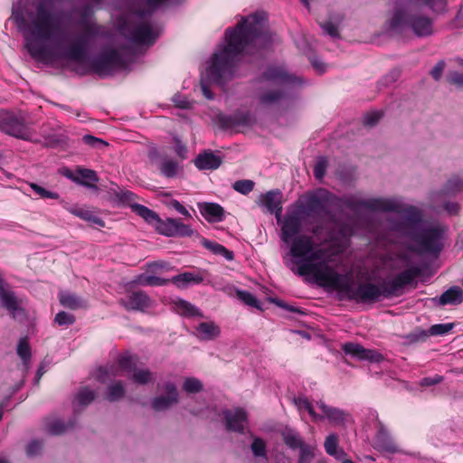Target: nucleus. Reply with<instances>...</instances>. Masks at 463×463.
Listing matches in <instances>:
<instances>
[{"label": "nucleus", "instance_id": "obj_20", "mask_svg": "<svg viewBox=\"0 0 463 463\" xmlns=\"http://www.w3.org/2000/svg\"><path fill=\"white\" fill-rule=\"evenodd\" d=\"M203 280V276L201 272H184L173 277L170 282L179 288H185L192 285H198L202 283Z\"/></svg>", "mask_w": 463, "mask_h": 463}, {"label": "nucleus", "instance_id": "obj_21", "mask_svg": "<svg viewBox=\"0 0 463 463\" xmlns=\"http://www.w3.org/2000/svg\"><path fill=\"white\" fill-rule=\"evenodd\" d=\"M335 197L327 190L320 188L308 195V205L312 208L325 207L335 202Z\"/></svg>", "mask_w": 463, "mask_h": 463}, {"label": "nucleus", "instance_id": "obj_64", "mask_svg": "<svg viewBox=\"0 0 463 463\" xmlns=\"http://www.w3.org/2000/svg\"><path fill=\"white\" fill-rule=\"evenodd\" d=\"M165 0H146L149 7L155 8L161 5Z\"/></svg>", "mask_w": 463, "mask_h": 463}, {"label": "nucleus", "instance_id": "obj_22", "mask_svg": "<svg viewBox=\"0 0 463 463\" xmlns=\"http://www.w3.org/2000/svg\"><path fill=\"white\" fill-rule=\"evenodd\" d=\"M220 156L213 152L200 154L194 160V165L200 170H214L221 165Z\"/></svg>", "mask_w": 463, "mask_h": 463}, {"label": "nucleus", "instance_id": "obj_40", "mask_svg": "<svg viewBox=\"0 0 463 463\" xmlns=\"http://www.w3.org/2000/svg\"><path fill=\"white\" fill-rule=\"evenodd\" d=\"M203 384L200 380L194 377H187L184 380L183 390L187 393H196L202 391Z\"/></svg>", "mask_w": 463, "mask_h": 463}, {"label": "nucleus", "instance_id": "obj_32", "mask_svg": "<svg viewBox=\"0 0 463 463\" xmlns=\"http://www.w3.org/2000/svg\"><path fill=\"white\" fill-rule=\"evenodd\" d=\"M132 211L142 217L146 222L156 226L159 220L158 215L152 210L141 204H132Z\"/></svg>", "mask_w": 463, "mask_h": 463}, {"label": "nucleus", "instance_id": "obj_51", "mask_svg": "<svg viewBox=\"0 0 463 463\" xmlns=\"http://www.w3.org/2000/svg\"><path fill=\"white\" fill-rule=\"evenodd\" d=\"M83 141L93 146V147H100V146H107L108 144L107 142H105L104 140L102 139H99L98 137H95L93 136H90V135H86L83 137Z\"/></svg>", "mask_w": 463, "mask_h": 463}, {"label": "nucleus", "instance_id": "obj_15", "mask_svg": "<svg viewBox=\"0 0 463 463\" xmlns=\"http://www.w3.org/2000/svg\"><path fill=\"white\" fill-rule=\"evenodd\" d=\"M129 37L136 43L151 45L158 37V32L155 31L149 24H142L130 33Z\"/></svg>", "mask_w": 463, "mask_h": 463}, {"label": "nucleus", "instance_id": "obj_10", "mask_svg": "<svg viewBox=\"0 0 463 463\" xmlns=\"http://www.w3.org/2000/svg\"><path fill=\"white\" fill-rule=\"evenodd\" d=\"M148 270L137 277L135 282L140 286H164L170 282V279L160 278L151 273H160L166 269L167 264L165 262H153L148 264Z\"/></svg>", "mask_w": 463, "mask_h": 463}, {"label": "nucleus", "instance_id": "obj_44", "mask_svg": "<svg viewBox=\"0 0 463 463\" xmlns=\"http://www.w3.org/2000/svg\"><path fill=\"white\" fill-rule=\"evenodd\" d=\"M453 324H437L430 327V334L431 335H442L449 333L453 328Z\"/></svg>", "mask_w": 463, "mask_h": 463}, {"label": "nucleus", "instance_id": "obj_24", "mask_svg": "<svg viewBox=\"0 0 463 463\" xmlns=\"http://www.w3.org/2000/svg\"><path fill=\"white\" fill-rule=\"evenodd\" d=\"M0 302L9 312L13 314L14 317H17L23 313V310L19 307L18 301L14 297V293L5 288L0 291Z\"/></svg>", "mask_w": 463, "mask_h": 463}, {"label": "nucleus", "instance_id": "obj_60", "mask_svg": "<svg viewBox=\"0 0 463 463\" xmlns=\"http://www.w3.org/2000/svg\"><path fill=\"white\" fill-rule=\"evenodd\" d=\"M173 100L175 103V105L181 109H186L190 105V102L185 98H183L181 96L174 97Z\"/></svg>", "mask_w": 463, "mask_h": 463}, {"label": "nucleus", "instance_id": "obj_27", "mask_svg": "<svg viewBox=\"0 0 463 463\" xmlns=\"http://www.w3.org/2000/svg\"><path fill=\"white\" fill-rule=\"evenodd\" d=\"M254 122L253 117L250 113L237 112L225 121L226 127L229 128H241L249 127Z\"/></svg>", "mask_w": 463, "mask_h": 463}, {"label": "nucleus", "instance_id": "obj_54", "mask_svg": "<svg viewBox=\"0 0 463 463\" xmlns=\"http://www.w3.org/2000/svg\"><path fill=\"white\" fill-rule=\"evenodd\" d=\"M326 162L324 159L319 160L314 168V175L317 179H321L326 173Z\"/></svg>", "mask_w": 463, "mask_h": 463}, {"label": "nucleus", "instance_id": "obj_52", "mask_svg": "<svg viewBox=\"0 0 463 463\" xmlns=\"http://www.w3.org/2000/svg\"><path fill=\"white\" fill-rule=\"evenodd\" d=\"M382 117V113L379 111H373L366 114L364 118V124L366 126H373L376 124Z\"/></svg>", "mask_w": 463, "mask_h": 463}, {"label": "nucleus", "instance_id": "obj_13", "mask_svg": "<svg viewBox=\"0 0 463 463\" xmlns=\"http://www.w3.org/2000/svg\"><path fill=\"white\" fill-rule=\"evenodd\" d=\"M162 389L166 392V396H159L153 400L152 407L156 411L166 410L178 402V392L174 383H166Z\"/></svg>", "mask_w": 463, "mask_h": 463}, {"label": "nucleus", "instance_id": "obj_12", "mask_svg": "<svg viewBox=\"0 0 463 463\" xmlns=\"http://www.w3.org/2000/svg\"><path fill=\"white\" fill-rule=\"evenodd\" d=\"M343 351L359 360H365L371 363H379L383 360V355L372 349H365L362 345L354 343H347L343 345Z\"/></svg>", "mask_w": 463, "mask_h": 463}, {"label": "nucleus", "instance_id": "obj_28", "mask_svg": "<svg viewBox=\"0 0 463 463\" xmlns=\"http://www.w3.org/2000/svg\"><path fill=\"white\" fill-rule=\"evenodd\" d=\"M68 212L71 214L84 220L90 222L93 224H96L100 227H104V222L98 216L94 215L90 210L82 207H67Z\"/></svg>", "mask_w": 463, "mask_h": 463}, {"label": "nucleus", "instance_id": "obj_53", "mask_svg": "<svg viewBox=\"0 0 463 463\" xmlns=\"http://www.w3.org/2000/svg\"><path fill=\"white\" fill-rule=\"evenodd\" d=\"M175 151L181 159L187 157V148L178 138H175Z\"/></svg>", "mask_w": 463, "mask_h": 463}, {"label": "nucleus", "instance_id": "obj_4", "mask_svg": "<svg viewBox=\"0 0 463 463\" xmlns=\"http://www.w3.org/2000/svg\"><path fill=\"white\" fill-rule=\"evenodd\" d=\"M346 203L353 209L396 213L402 222L392 229L408 237L416 251L436 253L442 248L446 230L439 223L424 221L420 212L413 206L402 208L397 200L391 198L348 200Z\"/></svg>", "mask_w": 463, "mask_h": 463}, {"label": "nucleus", "instance_id": "obj_55", "mask_svg": "<svg viewBox=\"0 0 463 463\" xmlns=\"http://www.w3.org/2000/svg\"><path fill=\"white\" fill-rule=\"evenodd\" d=\"M321 27L324 30V32H326L330 36H332V37L338 36V28L332 22L324 23L321 24Z\"/></svg>", "mask_w": 463, "mask_h": 463}, {"label": "nucleus", "instance_id": "obj_39", "mask_svg": "<svg viewBox=\"0 0 463 463\" xmlns=\"http://www.w3.org/2000/svg\"><path fill=\"white\" fill-rule=\"evenodd\" d=\"M283 439L285 443L292 449L300 448L304 445L299 435L291 430L283 432Z\"/></svg>", "mask_w": 463, "mask_h": 463}, {"label": "nucleus", "instance_id": "obj_18", "mask_svg": "<svg viewBox=\"0 0 463 463\" xmlns=\"http://www.w3.org/2000/svg\"><path fill=\"white\" fill-rule=\"evenodd\" d=\"M4 129L9 135L22 139H31L33 136L29 127L17 118H13L7 122Z\"/></svg>", "mask_w": 463, "mask_h": 463}, {"label": "nucleus", "instance_id": "obj_17", "mask_svg": "<svg viewBox=\"0 0 463 463\" xmlns=\"http://www.w3.org/2000/svg\"><path fill=\"white\" fill-rule=\"evenodd\" d=\"M128 309L144 311L152 306L149 297L144 292H133L120 300Z\"/></svg>", "mask_w": 463, "mask_h": 463}, {"label": "nucleus", "instance_id": "obj_6", "mask_svg": "<svg viewBox=\"0 0 463 463\" xmlns=\"http://www.w3.org/2000/svg\"><path fill=\"white\" fill-rule=\"evenodd\" d=\"M297 78L281 66H269L261 77V87L258 97L261 106L269 107L280 104L286 99L285 88L292 84Z\"/></svg>", "mask_w": 463, "mask_h": 463}, {"label": "nucleus", "instance_id": "obj_25", "mask_svg": "<svg viewBox=\"0 0 463 463\" xmlns=\"http://www.w3.org/2000/svg\"><path fill=\"white\" fill-rule=\"evenodd\" d=\"M419 274L417 268H409L396 276L392 281V291H396L406 285L411 284Z\"/></svg>", "mask_w": 463, "mask_h": 463}, {"label": "nucleus", "instance_id": "obj_8", "mask_svg": "<svg viewBox=\"0 0 463 463\" xmlns=\"http://www.w3.org/2000/svg\"><path fill=\"white\" fill-rule=\"evenodd\" d=\"M300 229H301L300 221L295 215L287 216L282 222L280 238H281L282 241H284L285 243L289 245V250L283 256V260H284L285 265L288 269H290V267L288 265L287 260H288V258H293V256L291 255L292 254V246L294 245V243L297 241H298L300 239H305V240L309 241L314 250H319L320 254L323 257L326 256L328 259H331V257H333V255L335 253L341 250L337 249L335 252H331L327 250V247L326 244H319V245L317 244L314 241L313 238L310 236H306V235L297 236L299 233Z\"/></svg>", "mask_w": 463, "mask_h": 463}, {"label": "nucleus", "instance_id": "obj_3", "mask_svg": "<svg viewBox=\"0 0 463 463\" xmlns=\"http://www.w3.org/2000/svg\"><path fill=\"white\" fill-rule=\"evenodd\" d=\"M293 258H288L290 269L306 277L319 286L335 289L349 299L360 302L377 301L384 295V290L372 283L356 285L349 274H338L332 267L331 259L314 250L309 241L300 239L292 246Z\"/></svg>", "mask_w": 463, "mask_h": 463}, {"label": "nucleus", "instance_id": "obj_38", "mask_svg": "<svg viewBox=\"0 0 463 463\" xmlns=\"http://www.w3.org/2000/svg\"><path fill=\"white\" fill-rule=\"evenodd\" d=\"M162 174L167 177H174L179 171L178 164L172 159H164L159 164Z\"/></svg>", "mask_w": 463, "mask_h": 463}, {"label": "nucleus", "instance_id": "obj_29", "mask_svg": "<svg viewBox=\"0 0 463 463\" xmlns=\"http://www.w3.org/2000/svg\"><path fill=\"white\" fill-rule=\"evenodd\" d=\"M113 379L114 378H112L111 380H108L105 383H108L109 382H111L108 385V389L105 394L106 399L109 402L118 401L121 399L125 394V389L122 383L120 381H112Z\"/></svg>", "mask_w": 463, "mask_h": 463}, {"label": "nucleus", "instance_id": "obj_1", "mask_svg": "<svg viewBox=\"0 0 463 463\" xmlns=\"http://www.w3.org/2000/svg\"><path fill=\"white\" fill-rule=\"evenodd\" d=\"M11 19L24 33L25 48L31 56L46 63L58 60L81 61L100 33L99 27L89 21L78 34L63 36L62 17L48 0H34L29 6L14 7Z\"/></svg>", "mask_w": 463, "mask_h": 463}, {"label": "nucleus", "instance_id": "obj_45", "mask_svg": "<svg viewBox=\"0 0 463 463\" xmlns=\"http://www.w3.org/2000/svg\"><path fill=\"white\" fill-rule=\"evenodd\" d=\"M68 427L60 420H54L48 423L47 425V430L54 435L61 434Z\"/></svg>", "mask_w": 463, "mask_h": 463}, {"label": "nucleus", "instance_id": "obj_63", "mask_svg": "<svg viewBox=\"0 0 463 463\" xmlns=\"http://www.w3.org/2000/svg\"><path fill=\"white\" fill-rule=\"evenodd\" d=\"M446 210L451 213V214H455L458 213V205L455 203H449L446 205Z\"/></svg>", "mask_w": 463, "mask_h": 463}, {"label": "nucleus", "instance_id": "obj_2", "mask_svg": "<svg viewBox=\"0 0 463 463\" xmlns=\"http://www.w3.org/2000/svg\"><path fill=\"white\" fill-rule=\"evenodd\" d=\"M266 20L264 13H257L241 18L234 29L226 31L225 44L213 54L201 76V90L206 99H213L211 84L222 85L232 75L235 62L255 46L266 43L270 37L265 30Z\"/></svg>", "mask_w": 463, "mask_h": 463}, {"label": "nucleus", "instance_id": "obj_31", "mask_svg": "<svg viewBox=\"0 0 463 463\" xmlns=\"http://www.w3.org/2000/svg\"><path fill=\"white\" fill-rule=\"evenodd\" d=\"M59 298L63 307L71 309H77L85 306L83 299L71 292H61Z\"/></svg>", "mask_w": 463, "mask_h": 463}, {"label": "nucleus", "instance_id": "obj_37", "mask_svg": "<svg viewBox=\"0 0 463 463\" xmlns=\"http://www.w3.org/2000/svg\"><path fill=\"white\" fill-rule=\"evenodd\" d=\"M294 403L298 407V411H307L314 420H318V409L317 403L312 404L307 398L298 397L294 399Z\"/></svg>", "mask_w": 463, "mask_h": 463}, {"label": "nucleus", "instance_id": "obj_5", "mask_svg": "<svg viewBox=\"0 0 463 463\" xmlns=\"http://www.w3.org/2000/svg\"><path fill=\"white\" fill-rule=\"evenodd\" d=\"M427 5L434 12H443L446 0H405L389 5L384 29L392 33H403L411 31L419 37L433 33L432 20L420 12V7Z\"/></svg>", "mask_w": 463, "mask_h": 463}, {"label": "nucleus", "instance_id": "obj_34", "mask_svg": "<svg viewBox=\"0 0 463 463\" xmlns=\"http://www.w3.org/2000/svg\"><path fill=\"white\" fill-rule=\"evenodd\" d=\"M68 176L71 177L76 183L84 184L89 187H95V186L88 184L86 181H90V182L98 181L96 172L93 170L85 169V168L78 169L76 177H71V175H68Z\"/></svg>", "mask_w": 463, "mask_h": 463}, {"label": "nucleus", "instance_id": "obj_11", "mask_svg": "<svg viewBox=\"0 0 463 463\" xmlns=\"http://www.w3.org/2000/svg\"><path fill=\"white\" fill-rule=\"evenodd\" d=\"M257 203L268 212L275 213L278 220L282 212V194L279 190L269 191L259 196Z\"/></svg>", "mask_w": 463, "mask_h": 463}, {"label": "nucleus", "instance_id": "obj_46", "mask_svg": "<svg viewBox=\"0 0 463 463\" xmlns=\"http://www.w3.org/2000/svg\"><path fill=\"white\" fill-rule=\"evenodd\" d=\"M251 450L254 456L256 457H265L266 456V444L265 442L259 438H255L251 444Z\"/></svg>", "mask_w": 463, "mask_h": 463}, {"label": "nucleus", "instance_id": "obj_50", "mask_svg": "<svg viewBox=\"0 0 463 463\" xmlns=\"http://www.w3.org/2000/svg\"><path fill=\"white\" fill-rule=\"evenodd\" d=\"M55 322L60 326L71 325L74 322V317L71 314L61 311L56 315Z\"/></svg>", "mask_w": 463, "mask_h": 463}, {"label": "nucleus", "instance_id": "obj_58", "mask_svg": "<svg viewBox=\"0 0 463 463\" xmlns=\"http://www.w3.org/2000/svg\"><path fill=\"white\" fill-rule=\"evenodd\" d=\"M42 445L38 441H32L28 444L26 452L29 456H34L41 450Z\"/></svg>", "mask_w": 463, "mask_h": 463}, {"label": "nucleus", "instance_id": "obj_42", "mask_svg": "<svg viewBox=\"0 0 463 463\" xmlns=\"http://www.w3.org/2000/svg\"><path fill=\"white\" fill-rule=\"evenodd\" d=\"M254 182L251 180H240L233 184V189L240 194H248L253 190Z\"/></svg>", "mask_w": 463, "mask_h": 463}, {"label": "nucleus", "instance_id": "obj_26", "mask_svg": "<svg viewBox=\"0 0 463 463\" xmlns=\"http://www.w3.org/2000/svg\"><path fill=\"white\" fill-rule=\"evenodd\" d=\"M463 301V289L459 287H452L445 291L439 298V304L445 305H458Z\"/></svg>", "mask_w": 463, "mask_h": 463}, {"label": "nucleus", "instance_id": "obj_23", "mask_svg": "<svg viewBox=\"0 0 463 463\" xmlns=\"http://www.w3.org/2000/svg\"><path fill=\"white\" fill-rule=\"evenodd\" d=\"M195 333L202 340H213L219 336L221 330L214 322H202L195 327Z\"/></svg>", "mask_w": 463, "mask_h": 463}, {"label": "nucleus", "instance_id": "obj_9", "mask_svg": "<svg viewBox=\"0 0 463 463\" xmlns=\"http://www.w3.org/2000/svg\"><path fill=\"white\" fill-rule=\"evenodd\" d=\"M155 227L160 234L167 237H184L194 234V230L179 219L167 218L166 220H161L159 218Z\"/></svg>", "mask_w": 463, "mask_h": 463}, {"label": "nucleus", "instance_id": "obj_41", "mask_svg": "<svg viewBox=\"0 0 463 463\" xmlns=\"http://www.w3.org/2000/svg\"><path fill=\"white\" fill-rule=\"evenodd\" d=\"M29 186L35 193V194L38 195L40 198H43V199H58L59 198V194L57 193L47 190L46 188H44L37 184L31 183L29 184Z\"/></svg>", "mask_w": 463, "mask_h": 463}, {"label": "nucleus", "instance_id": "obj_43", "mask_svg": "<svg viewBox=\"0 0 463 463\" xmlns=\"http://www.w3.org/2000/svg\"><path fill=\"white\" fill-rule=\"evenodd\" d=\"M17 354L26 364L31 357L30 346L25 339L20 340L17 346Z\"/></svg>", "mask_w": 463, "mask_h": 463}, {"label": "nucleus", "instance_id": "obj_48", "mask_svg": "<svg viewBox=\"0 0 463 463\" xmlns=\"http://www.w3.org/2000/svg\"><path fill=\"white\" fill-rule=\"evenodd\" d=\"M102 60H104V61L107 63V68L111 69L118 64L120 56L118 52L112 51L107 52Z\"/></svg>", "mask_w": 463, "mask_h": 463}, {"label": "nucleus", "instance_id": "obj_47", "mask_svg": "<svg viewBox=\"0 0 463 463\" xmlns=\"http://www.w3.org/2000/svg\"><path fill=\"white\" fill-rule=\"evenodd\" d=\"M238 298L243 301L245 304L250 307H255L259 308L257 298L250 292L240 290L237 291Z\"/></svg>", "mask_w": 463, "mask_h": 463}, {"label": "nucleus", "instance_id": "obj_35", "mask_svg": "<svg viewBox=\"0 0 463 463\" xmlns=\"http://www.w3.org/2000/svg\"><path fill=\"white\" fill-rule=\"evenodd\" d=\"M94 392L87 387H84L80 389L77 395L75 396L73 405L75 408L80 409L90 404L94 400Z\"/></svg>", "mask_w": 463, "mask_h": 463}, {"label": "nucleus", "instance_id": "obj_57", "mask_svg": "<svg viewBox=\"0 0 463 463\" xmlns=\"http://www.w3.org/2000/svg\"><path fill=\"white\" fill-rule=\"evenodd\" d=\"M170 205L175 209L179 213H181L182 215L187 217V218H191V214L190 213L185 209L184 206H183L178 201L176 200H174L170 203Z\"/></svg>", "mask_w": 463, "mask_h": 463}, {"label": "nucleus", "instance_id": "obj_16", "mask_svg": "<svg viewBox=\"0 0 463 463\" xmlns=\"http://www.w3.org/2000/svg\"><path fill=\"white\" fill-rule=\"evenodd\" d=\"M317 407L318 409V420L327 419L335 425H340L344 423L346 419V414L343 411L330 407L322 401L317 402Z\"/></svg>", "mask_w": 463, "mask_h": 463}, {"label": "nucleus", "instance_id": "obj_14", "mask_svg": "<svg viewBox=\"0 0 463 463\" xmlns=\"http://www.w3.org/2000/svg\"><path fill=\"white\" fill-rule=\"evenodd\" d=\"M224 417L229 430L242 432L247 427V413L242 409L236 408L226 411Z\"/></svg>", "mask_w": 463, "mask_h": 463}, {"label": "nucleus", "instance_id": "obj_56", "mask_svg": "<svg viewBox=\"0 0 463 463\" xmlns=\"http://www.w3.org/2000/svg\"><path fill=\"white\" fill-rule=\"evenodd\" d=\"M443 380V377L440 376V375H434L433 377H426V378H423L420 384L421 386H430V385H434V384H438L439 383H441Z\"/></svg>", "mask_w": 463, "mask_h": 463}, {"label": "nucleus", "instance_id": "obj_19", "mask_svg": "<svg viewBox=\"0 0 463 463\" xmlns=\"http://www.w3.org/2000/svg\"><path fill=\"white\" fill-rule=\"evenodd\" d=\"M198 209L201 214L211 222H221L223 218V209L217 203H199Z\"/></svg>", "mask_w": 463, "mask_h": 463}, {"label": "nucleus", "instance_id": "obj_61", "mask_svg": "<svg viewBox=\"0 0 463 463\" xmlns=\"http://www.w3.org/2000/svg\"><path fill=\"white\" fill-rule=\"evenodd\" d=\"M444 69V63L439 62L431 71V75L435 80H439Z\"/></svg>", "mask_w": 463, "mask_h": 463}, {"label": "nucleus", "instance_id": "obj_49", "mask_svg": "<svg viewBox=\"0 0 463 463\" xmlns=\"http://www.w3.org/2000/svg\"><path fill=\"white\" fill-rule=\"evenodd\" d=\"M300 456L298 463H310L313 458V449L311 447L303 445L300 448Z\"/></svg>", "mask_w": 463, "mask_h": 463}, {"label": "nucleus", "instance_id": "obj_36", "mask_svg": "<svg viewBox=\"0 0 463 463\" xmlns=\"http://www.w3.org/2000/svg\"><path fill=\"white\" fill-rule=\"evenodd\" d=\"M202 244L214 254L222 255L228 260H232L233 259V253L217 242L203 239Z\"/></svg>", "mask_w": 463, "mask_h": 463}, {"label": "nucleus", "instance_id": "obj_33", "mask_svg": "<svg viewBox=\"0 0 463 463\" xmlns=\"http://www.w3.org/2000/svg\"><path fill=\"white\" fill-rule=\"evenodd\" d=\"M174 308L176 313L184 317H196L201 315L194 306L182 299L175 301Z\"/></svg>", "mask_w": 463, "mask_h": 463}, {"label": "nucleus", "instance_id": "obj_30", "mask_svg": "<svg viewBox=\"0 0 463 463\" xmlns=\"http://www.w3.org/2000/svg\"><path fill=\"white\" fill-rule=\"evenodd\" d=\"M324 446L326 453L335 457L336 459H341L345 456V451L338 449V438L335 434H330L327 436Z\"/></svg>", "mask_w": 463, "mask_h": 463}, {"label": "nucleus", "instance_id": "obj_62", "mask_svg": "<svg viewBox=\"0 0 463 463\" xmlns=\"http://www.w3.org/2000/svg\"><path fill=\"white\" fill-rule=\"evenodd\" d=\"M312 65L320 73L324 72L326 68V64L318 59H314L312 61Z\"/></svg>", "mask_w": 463, "mask_h": 463}, {"label": "nucleus", "instance_id": "obj_59", "mask_svg": "<svg viewBox=\"0 0 463 463\" xmlns=\"http://www.w3.org/2000/svg\"><path fill=\"white\" fill-rule=\"evenodd\" d=\"M449 81L453 84L463 85V74L458 72H451L449 75Z\"/></svg>", "mask_w": 463, "mask_h": 463}, {"label": "nucleus", "instance_id": "obj_7", "mask_svg": "<svg viewBox=\"0 0 463 463\" xmlns=\"http://www.w3.org/2000/svg\"><path fill=\"white\" fill-rule=\"evenodd\" d=\"M138 361L136 356L126 354L118 360V365L99 367L94 373V377L100 383L116 378L126 373L129 379L138 384H146L154 380L152 373L144 368H138Z\"/></svg>", "mask_w": 463, "mask_h": 463}]
</instances>
